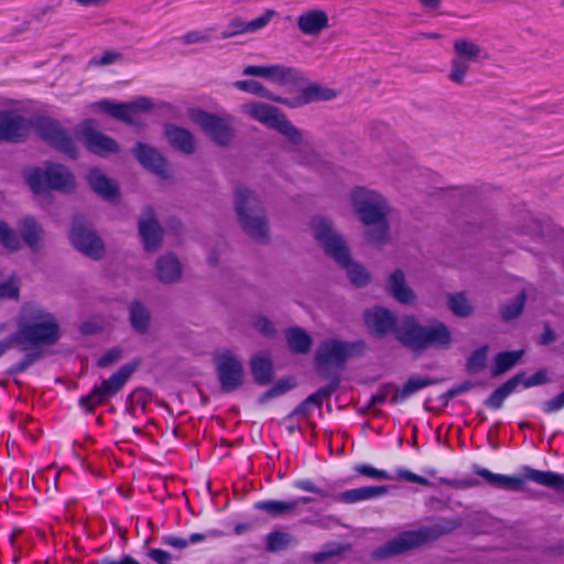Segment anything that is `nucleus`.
I'll use <instances>...</instances> for the list:
<instances>
[{
  "instance_id": "obj_1",
  "label": "nucleus",
  "mask_w": 564,
  "mask_h": 564,
  "mask_svg": "<svg viewBox=\"0 0 564 564\" xmlns=\"http://www.w3.org/2000/svg\"><path fill=\"white\" fill-rule=\"evenodd\" d=\"M347 205L364 226L365 242L383 248L391 241L390 218L394 213L388 197L367 185H355L347 193Z\"/></svg>"
},
{
  "instance_id": "obj_2",
  "label": "nucleus",
  "mask_w": 564,
  "mask_h": 564,
  "mask_svg": "<svg viewBox=\"0 0 564 564\" xmlns=\"http://www.w3.org/2000/svg\"><path fill=\"white\" fill-rule=\"evenodd\" d=\"M18 329L0 341V357L17 345H53L59 337L56 316L35 302L24 303L17 317Z\"/></svg>"
},
{
  "instance_id": "obj_3",
  "label": "nucleus",
  "mask_w": 564,
  "mask_h": 564,
  "mask_svg": "<svg viewBox=\"0 0 564 564\" xmlns=\"http://www.w3.org/2000/svg\"><path fill=\"white\" fill-rule=\"evenodd\" d=\"M232 209L236 224L253 243L267 246L272 241L271 219L261 195L253 188L239 185L234 191Z\"/></svg>"
},
{
  "instance_id": "obj_4",
  "label": "nucleus",
  "mask_w": 564,
  "mask_h": 564,
  "mask_svg": "<svg viewBox=\"0 0 564 564\" xmlns=\"http://www.w3.org/2000/svg\"><path fill=\"white\" fill-rule=\"evenodd\" d=\"M397 339L414 354H423L429 349L449 350L455 343L454 332L445 322L430 318L423 324L414 315L402 318Z\"/></svg>"
},
{
  "instance_id": "obj_5",
  "label": "nucleus",
  "mask_w": 564,
  "mask_h": 564,
  "mask_svg": "<svg viewBox=\"0 0 564 564\" xmlns=\"http://www.w3.org/2000/svg\"><path fill=\"white\" fill-rule=\"evenodd\" d=\"M25 180L32 193L39 198H47L52 192L70 194L78 185L74 172L65 164L54 161H45L30 169Z\"/></svg>"
},
{
  "instance_id": "obj_6",
  "label": "nucleus",
  "mask_w": 564,
  "mask_h": 564,
  "mask_svg": "<svg viewBox=\"0 0 564 564\" xmlns=\"http://www.w3.org/2000/svg\"><path fill=\"white\" fill-rule=\"evenodd\" d=\"M240 111L248 119L278 132L290 147H305L304 131L297 128L279 108L264 101L247 100L240 106Z\"/></svg>"
},
{
  "instance_id": "obj_7",
  "label": "nucleus",
  "mask_w": 564,
  "mask_h": 564,
  "mask_svg": "<svg viewBox=\"0 0 564 564\" xmlns=\"http://www.w3.org/2000/svg\"><path fill=\"white\" fill-rule=\"evenodd\" d=\"M460 522L457 520H442L432 528H424L417 531H409L388 541L384 545L375 551V556L386 558L399 555L405 551L416 547L427 541L437 539L440 535L449 533L457 529Z\"/></svg>"
},
{
  "instance_id": "obj_8",
  "label": "nucleus",
  "mask_w": 564,
  "mask_h": 564,
  "mask_svg": "<svg viewBox=\"0 0 564 564\" xmlns=\"http://www.w3.org/2000/svg\"><path fill=\"white\" fill-rule=\"evenodd\" d=\"M187 116L218 147L228 148L234 142L236 132L230 116H219L199 108L188 109Z\"/></svg>"
},
{
  "instance_id": "obj_9",
  "label": "nucleus",
  "mask_w": 564,
  "mask_h": 564,
  "mask_svg": "<svg viewBox=\"0 0 564 564\" xmlns=\"http://www.w3.org/2000/svg\"><path fill=\"white\" fill-rule=\"evenodd\" d=\"M311 236L329 258L335 260L349 249L335 221L324 215H315L308 224Z\"/></svg>"
},
{
  "instance_id": "obj_10",
  "label": "nucleus",
  "mask_w": 564,
  "mask_h": 564,
  "mask_svg": "<svg viewBox=\"0 0 564 564\" xmlns=\"http://www.w3.org/2000/svg\"><path fill=\"white\" fill-rule=\"evenodd\" d=\"M453 52L447 79L455 86H465L470 65L481 57L482 48L471 40L457 39L453 44Z\"/></svg>"
},
{
  "instance_id": "obj_11",
  "label": "nucleus",
  "mask_w": 564,
  "mask_h": 564,
  "mask_svg": "<svg viewBox=\"0 0 564 564\" xmlns=\"http://www.w3.org/2000/svg\"><path fill=\"white\" fill-rule=\"evenodd\" d=\"M214 365L221 391L232 392L243 384L246 378L243 361L236 352L229 349L216 351Z\"/></svg>"
},
{
  "instance_id": "obj_12",
  "label": "nucleus",
  "mask_w": 564,
  "mask_h": 564,
  "mask_svg": "<svg viewBox=\"0 0 564 564\" xmlns=\"http://www.w3.org/2000/svg\"><path fill=\"white\" fill-rule=\"evenodd\" d=\"M359 348L360 345L356 343L345 341L335 337L326 338L316 348V366L322 371L340 367L349 358L358 354Z\"/></svg>"
},
{
  "instance_id": "obj_13",
  "label": "nucleus",
  "mask_w": 564,
  "mask_h": 564,
  "mask_svg": "<svg viewBox=\"0 0 564 564\" xmlns=\"http://www.w3.org/2000/svg\"><path fill=\"white\" fill-rule=\"evenodd\" d=\"M135 369V365H123L110 378L102 380L99 386H96L88 395L82 398L80 405L91 412L96 406L104 404L124 387Z\"/></svg>"
},
{
  "instance_id": "obj_14",
  "label": "nucleus",
  "mask_w": 564,
  "mask_h": 564,
  "mask_svg": "<svg viewBox=\"0 0 564 564\" xmlns=\"http://www.w3.org/2000/svg\"><path fill=\"white\" fill-rule=\"evenodd\" d=\"M153 107V101L147 97H139L129 104H116L110 100H101L90 105L93 111L109 113L111 117L129 124L135 123L141 113L150 112Z\"/></svg>"
},
{
  "instance_id": "obj_15",
  "label": "nucleus",
  "mask_w": 564,
  "mask_h": 564,
  "mask_svg": "<svg viewBox=\"0 0 564 564\" xmlns=\"http://www.w3.org/2000/svg\"><path fill=\"white\" fill-rule=\"evenodd\" d=\"M69 239L77 251L93 260H100L106 253L102 238L90 225L83 221L74 223Z\"/></svg>"
},
{
  "instance_id": "obj_16",
  "label": "nucleus",
  "mask_w": 564,
  "mask_h": 564,
  "mask_svg": "<svg viewBox=\"0 0 564 564\" xmlns=\"http://www.w3.org/2000/svg\"><path fill=\"white\" fill-rule=\"evenodd\" d=\"M383 290L398 304L414 307L419 303V294L411 285L406 272L402 268H393L384 275Z\"/></svg>"
},
{
  "instance_id": "obj_17",
  "label": "nucleus",
  "mask_w": 564,
  "mask_h": 564,
  "mask_svg": "<svg viewBox=\"0 0 564 564\" xmlns=\"http://www.w3.org/2000/svg\"><path fill=\"white\" fill-rule=\"evenodd\" d=\"M37 132L42 139L57 151L70 159L77 158L78 148L74 139L59 122L51 119H42L37 123Z\"/></svg>"
},
{
  "instance_id": "obj_18",
  "label": "nucleus",
  "mask_w": 564,
  "mask_h": 564,
  "mask_svg": "<svg viewBox=\"0 0 564 564\" xmlns=\"http://www.w3.org/2000/svg\"><path fill=\"white\" fill-rule=\"evenodd\" d=\"M364 324L372 336L382 338L394 332L397 335L398 318L395 314L388 307L382 305H373L362 313Z\"/></svg>"
},
{
  "instance_id": "obj_19",
  "label": "nucleus",
  "mask_w": 564,
  "mask_h": 564,
  "mask_svg": "<svg viewBox=\"0 0 564 564\" xmlns=\"http://www.w3.org/2000/svg\"><path fill=\"white\" fill-rule=\"evenodd\" d=\"M152 275L163 285L178 284L183 280L184 263L176 253L164 252L155 259Z\"/></svg>"
},
{
  "instance_id": "obj_20",
  "label": "nucleus",
  "mask_w": 564,
  "mask_h": 564,
  "mask_svg": "<svg viewBox=\"0 0 564 564\" xmlns=\"http://www.w3.org/2000/svg\"><path fill=\"white\" fill-rule=\"evenodd\" d=\"M138 231L145 251L159 250L163 242L164 230L152 208H145L138 220Z\"/></svg>"
},
{
  "instance_id": "obj_21",
  "label": "nucleus",
  "mask_w": 564,
  "mask_h": 564,
  "mask_svg": "<svg viewBox=\"0 0 564 564\" xmlns=\"http://www.w3.org/2000/svg\"><path fill=\"white\" fill-rule=\"evenodd\" d=\"M76 134L82 140L87 149L91 152L105 155L108 153H115L118 151L117 142L97 131L95 122L91 120H85L76 128Z\"/></svg>"
},
{
  "instance_id": "obj_22",
  "label": "nucleus",
  "mask_w": 564,
  "mask_h": 564,
  "mask_svg": "<svg viewBox=\"0 0 564 564\" xmlns=\"http://www.w3.org/2000/svg\"><path fill=\"white\" fill-rule=\"evenodd\" d=\"M243 76L259 77L278 85L293 84L299 78L296 69L281 65H248L242 70Z\"/></svg>"
},
{
  "instance_id": "obj_23",
  "label": "nucleus",
  "mask_w": 564,
  "mask_h": 564,
  "mask_svg": "<svg viewBox=\"0 0 564 564\" xmlns=\"http://www.w3.org/2000/svg\"><path fill=\"white\" fill-rule=\"evenodd\" d=\"M31 127L32 123L19 113L0 109V143L24 140Z\"/></svg>"
},
{
  "instance_id": "obj_24",
  "label": "nucleus",
  "mask_w": 564,
  "mask_h": 564,
  "mask_svg": "<svg viewBox=\"0 0 564 564\" xmlns=\"http://www.w3.org/2000/svg\"><path fill=\"white\" fill-rule=\"evenodd\" d=\"M345 272L349 283L357 289L368 288L373 280L372 273L367 265L355 260L350 248L334 260Z\"/></svg>"
},
{
  "instance_id": "obj_25",
  "label": "nucleus",
  "mask_w": 564,
  "mask_h": 564,
  "mask_svg": "<svg viewBox=\"0 0 564 564\" xmlns=\"http://www.w3.org/2000/svg\"><path fill=\"white\" fill-rule=\"evenodd\" d=\"M133 154L148 171L162 178H170L172 176V170L167 161L156 149L144 143H139L133 150Z\"/></svg>"
},
{
  "instance_id": "obj_26",
  "label": "nucleus",
  "mask_w": 564,
  "mask_h": 564,
  "mask_svg": "<svg viewBox=\"0 0 564 564\" xmlns=\"http://www.w3.org/2000/svg\"><path fill=\"white\" fill-rule=\"evenodd\" d=\"M339 93L337 89L322 85V84H310L304 87L300 95L294 99H286L285 105L289 108H297L313 102L330 101L338 97Z\"/></svg>"
},
{
  "instance_id": "obj_27",
  "label": "nucleus",
  "mask_w": 564,
  "mask_h": 564,
  "mask_svg": "<svg viewBox=\"0 0 564 564\" xmlns=\"http://www.w3.org/2000/svg\"><path fill=\"white\" fill-rule=\"evenodd\" d=\"M87 181L91 189L104 199L117 204L120 200L118 184L108 177L102 171L93 169L87 174Z\"/></svg>"
},
{
  "instance_id": "obj_28",
  "label": "nucleus",
  "mask_w": 564,
  "mask_h": 564,
  "mask_svg": "<svg viewBox=\"0 0 564 564\" xmlns=\"http://www.w3.org/2000/svg\"><path fill=\"white\" fill-rule=\"evenodd\" d=\"M164 135L169 144L186 155L194 154L197 150V139L189 130L175 126L166 124L164 127Z\"/></svg>"
},
{
  "instance_id": "obj_29",
  "label": "nucleus",
  "mask_w": 564,
  "mask_h": 564,
  "mask_svg": "<svg viewBox=\"0 0 564 564\" xmlns=\"http://www.w3.org/2000/svg\"><path fill=\"white\" fill-rule=\"evenodd\" d=\"M128 319L130 327L138 335H148L153 325L150 307L140 300H133L128 305Z\"/></svg>"
},
{
  "instance_id": "obj_30",
  "label": "nucleus",
  "mask_w": 564,
  "mask_h": 564,
  "mask_svg": "<svg viewBox=\"0 0 564 564\" xmlns=\"http://www.w3.org/2000/svg\"><path fill=\"white\" fill-rule=\"evenodd\" d=\"M297 26L306 35H318L328 28V15L324 10H308L299 17Z\"/></svg>"
},
{
  "instance_id": "obj_31",
  "label": "nucleus",
  "mask_w": 564,
  "mask_h": 564,
  "mask_svg": "<svg viewBox=\"0 0 564 564\" xmlns=\"http://www.w3.org/2000/svg\"><path fill=\"white\" fill-rule=\"evenodd\" d=\"M19 231L23 241L34 251L40 250L45 240L43 227L33 218L25 217L19 223Z\"/></svg>"
},
{
  "instance_id": "obj_32",
  "label": "nucleus",
  "mask_w": 564,
  "mask_h": 564,
  "mask_svg": "<svg viewBox=\"0 0 564 564\" xmlns=\"http://www.w3.org/2000/svg\"><path fill=\"white\" fill-rule=\"evenodd\" d=\"M448 311L458 318H469L475 314V305L465 291L453 292L446 295Z\"/></svg>"
},
{
  "instance_id": "obj_33",
  "label": "nucleus",
  "mask_w": 564,
  "mask_h": 564,
  "mask_svg": "<svg viewBox=\"0 0 564 564\" xmlns=\"http://www.w3.org/2000/svg\"><path fill=\"white\" fill-rule=\"evenodd\" d=\"M250 368L257 383L268 384L273 376L272 360L267 352H257L250 359Z\"/></svg>"
},
{
  "instance_id": "obj_34",
  "label": "nucleus",
  "mask_w": 564,
  "mask_h": 564,
  "mask_svg": "<svg viewBox=\"0 0 564 564\" xmlns=\"http://www.w3.org/2000/svg\"><path fill=\"white\" fill-rule=\"evenodd\" d=\"M386 486L360 487L340 492L336 500L343 503H356L386 495Z\"/></svg>"
},
{
  "instance_id": "obj_35",
  "label": "nucleus",
  "mask_w": 564,
  "mask_h": 564,
  "mask_svg": "<svg viewBox=\"0 0 564 564\" xmlns=\"http://www.w3.org/2000/svg\"><path fill=\"white\" fill-rule=\"evenodd\" d=\"M289 349L294 354H307L313 345L312 337L301 327H292L285 332Z\"/></svg>"
},
{
  "instance_id": "obj_36",
  "label": "nucleus",
  "mask_w": 564,
  "mask_h": 564,
  "mask_svg": "<svg viewBox=\"0 0 564 564\" xmlns=\"http://www.w3.org/2000/svg\"><path fill=\"white\" fill-rule=\"evenodd\" d=\"M234 86L241 91L249 93L251 95L259 96L278 104L285 105V98L273 94L258 80H237L234 83Z\"/></svg>"
},
{
  "instance_id": "obj_37",
  "label": "nucleus",
  "mask_w": 564,
  "mask_h": 564,
  "mask_svg": "<svg viewBox=\"0 0 564 564\" xmlns=\"http://www.w3.org/2000/svg\"><path fill=\"white\" fill-rule=\"evenodd\" d=\"M525 478H528L539 485H542V486H545V487H549V488H552L555 490L563 489V487H564V476L552 473V471H541V470L529 468L525 471Z\"/></svg>"
},
{
  "instance_id": "obj_38",
  "label": "nucleus",
  "mask_w": 564,
  "mask_h": 564,
  "mask_svg": "<svg viewBox=\"0 0 564 564\" xmlns=\"http://www.w3.org/2000/svg\"><path fill=\"white\" fill-rule=\"evenodd\" d=\"M477 474L498 488L519 490L523 485V480L519 477L498 475L487 469H478Z\"/></svg>"
},
{
  "instance_id": "obj_39",
  "label": "nucleus",
  "mask_w": 564,
  "mask_h": 564,
  "mask_svg": "<svg viewBox=\"0 0 564 564\" xmlns=\"http://www.w3.org/2000/svg\"><path fill=\"white\" fill-rule=\"evenodd\" d=\"M523 356V350L505 351L496 356L491 375L499 377L514 367Z\"/></svg>"
},
{
  "instance_id": "obj_40",
  "label": "nucleus",
  "mask_w": 564,
  "mask_h": 564,
  "mask_svg": "<svg viewBox=\"0 0 564 564\" xmlns=\"http://www.w3.org/2000/svg\"><path fill=\"white\" fill-rule=\"evenodd\" d=\"M297 507L296 501L283 502V501H260L256 505L258 510L264 511L273 517H279L293 511Z\"/></svg>"
},
{
  "instance_id": "obj_41",
  "label": "nucleus",
  "mask_w": 564,
  "mask_h": 564,
  "mask_svg": "<svg viewBox=\"0 0 564 564\" xmlns=\"http://www.w3.org/2000/svg\"><path fill=\"white\" fill-rule=\"evenodd\" d=\"M517 380L512 378L505 382L501 387L496 389L491 395L486 400L485 404L491 409H499L503 404L507 397L512 393L517 388Z\"/></svg>"
},
{
  "instance_id": "obj_42",
  "label": "nucleus",
  "mask_w": 564,
  "mask_h": 564,
  "mask_svg": "<svg viewBox=\"0 0 564 564\" xmlns=\"http://www.w3.org/2000/svg\"><path fill=\"white\" fill-rule=\"evenodd\" d=\"M512 379L517 380V387L521 384L524 388H531L551 382L550 372L546 368L538 370L532 376H527L524 372H521L513 376Z\"/></svg>"
},
{
  "instance_id": "obj_43",
  "label": "nucleus",
  "mask_w": 564,
  "mask_h": 564,
  "mask_svg": "<svg viewBox=\"0 0 564 564\" xmlns=\"http://www.w3.org/2000/svg\"><path fill=\"white\" fill-rule=\"evenodd\" d=\"M0 243L10 251H18L21 248L20 238L14 229L2 220H0Z\"/></svg>"
},
{
  "instance_id": "obj_44",
  "label": "nucleus",
  "mask_w": 564,
  "mask_h": 564,
  "mask_svg": "<svg viewBox=\"0 0 564 564\" xmlns=\"http://www.w3.org/2000/svg\"><path fill=\"white\" fill-rule=\"evenodd\" d=\"M527 301L524 292L518 294L512 301L501 307V316L505 321H511L520 316Z\"/></svg>"
},
{
  "instance_id": "obj_45",
  "label": "nucleus",
  "mask_w": 564,
  "mask_h": 564,
  "mask_svg": "<svg viewBox=\"0 0 564 564\" xmlns=\"http://www.w3.org/2000/svg\"><path fill=\"white\" fill-rule=\"evenodd\" d=\"M213 40L212 29L192 30L180 37L183 45H202L210 43Z\"/></svg>"
},
{
  "instance_id": "obj_46",
  "label": "nucleus",
  "mask_w": 564,
  "mask_h": 564,
  "mask_svg": "<svg viewBox=\"0 0 564 564\" xmlns=\"http://www.w3.org/2000/svg\"><path fill=\"white\" fill-rule=\"evenodd\" d=\"M151 395L144 389L134 390L129 397L128 411L131 415H138L139 411L144 412Z\"/></svg>"
},
{
  "instance_id": "obj_47",
  "label": "nucleus",
  "mask_w": 564,
  "mask_h": 564,
  "mask_svg": "<svg viewBox=\"0 0 564 564\" xmlns=\"http://www.w3.org/2000/svg\"><path fill=\"white\" fill-rule=\"evenodd\" d=\"M251 325L263 337L273 338L278 334L274 323L265 315L258 314L253 316Z\"/></svg>"
},
{
  "instance_id": "obj_48",
  "label": "nucleus",
  "mask_w": 564,
  "mask_h": 564,
  "mask_svg": "<svg viewBox=\"0 0 564 564\" xmlns=\"http://www.w3.org/2000/svg\"><path fill=\"white\" fill-rule=\"evenodd\" d=\"M389 400L391 403L395 404L401 400L400 389L393 384H387L382 387L378 393H376L371 398V405L383 403Z\"/></svg>"
},
{
  "instance_id": "obj_49",
  "label": "nucleus",
  "mask_w": 564,
  "mask_h": 564,
  "mask_svg": "<svg viewBox=\"0 0 564 564\" xmlns=\"http://www.w3.org/2000/svg\"><path fill=\"white\" fill-rule=\"evenodd\" d=\"M432 380L427 377H411L400 389L401 400H405L416 391L432 384Z\"/></svg>"
},
{
  "instance_id": "obj_50",
  "label": "nucleus",
  "mask_w": 564,
  "mask_h": 564,
  "mask_svg": "<svg viewBox=\"0 0 564 564\" xmlns=\"http://www.w3.org/2000/svg\"><path fill=\"white\" fill-rule=\"evenodd\" d=\"M488 347L484 346L476 349L468 358L467 367L471 372H478L482 370L487 361Z\"/></svg>"
},
{
  "instance_id": "obj_51",
  "label": "nucleus",
  "mask_w": 564,
  "mask_h": 564,
  "mask_svg": "<svg viewBox=\"0 0 564 564\" xmlns=\"http://www.w3.org/2000/svg\"><path fill=\"white\" fill-rule=\"evenodd\" d=\"M291 541L292 539L290 534L284 532H273L267 538L268 550L273 552L281 551L285 549Z\"/></svg>"
},
{
  "instance_id": "obj_52",
  "label": "nucleus",
  "mask_w": 564,
  "mask_h": 564,
  "mask_svg": "<svg viewBox=\"0 0 564 564\" xmlns=\"http://www.w3.org/2000/svg\"><path fill=\"white\" fill-rule=\"evenodd\" d=\"M247 33V21L236 18L229 22L227 29L221 33V39L227 40Z\"/></svg>"
},
{
  "instance_id": "obj_53",
  "label": "nucleus",
  "mask_w": 564,
  "mask_h": 564,
  "mask_svg": "<svg viewBox=\"0 0 564 564\" xmlns=\"http://www.w3.org/2000/svg\"><path fill=\"white\" fill-rule=\"evenodd\" d=\"M122 59V54L115 51H107L98 56H95L90 61V65L94 67H101L116 64Z\"/></svg>"
},
{
  "instance_id": "obj_54",
  "label": "nucleus",
  "mask_w": 564,
  "mask_h": 564,
  "mask_svg": "<svg viewBox=\"0 0 564 564\" xmlns=\"http://www.w3.org/2000/svg\"><path fill=\"white\" fill-rule=\"evenodd\" d=\"M274 17L275 11L268 9L260 17L251 21H247L248 33H256L265 28Z\"/></svg>"
},
{
  "instance_id": "obj_55",
  "label": "nucleus",
  "mask_w": 564,
  "mask_h": 564,
  "mask_svg": "<svg viewBox=\"0 0 564 564\" xmlns=\"http://www.w3.org/2000/svg\"><path fill=\"white\" fill-rule=\"evenodd\" d=\"M335 389L336 386H329L327 388L321 389L303 402V409L312 406L319 408L324 399L328 398L335 391Z\"/></svg>"
},
{
  "instance_id": "obj_56",
  "label": "nucleus",
  "mask_w": 564,
  "mask_h": 564,
  "mask_svg": "<svg viewBox=\"0 0 564 564\" xmlns=\"http://www.w3.org/2000/svg\"><path fill=\"white\" fill-rule=\"evenodd\" d=\"M122 357V349L119 347H113L106 351L98 360L97 367L99 368H108L112 365L117 364Z\"/></svg>"
},
{
  "instance_id": "obj_57",
  "label": "nucleus",
  "mask_w": 564,
  "mask_h": 564,
  "mask_svg": "<svg viewBox=\"0 0 564 564\" xmlns=\"http://www.w3.org/2000/svg\"><path fill=\"white\" fill-rule=\"evenodd\" d=\"M295 387V380L293 378H285L278 381L263 398H274L290 391Z\"/></svg>"
},
{
  "instance_id": "obj_58",
  "label": "nucleus",
  "mask_w": 564,
  "mask_h": 564,
  "mask_svg": "<svg viewBox=\"0 0 564 564\" xmlns=\"http://www.w3.org/2000/svg\"><path fill=\"white\" fill-rule=\"evenodd\" d=\"M355 470L366 477L373 478V479H381V480H388L391 479L389 474L384 470L377 469L372 466L368 465H358L355 467Z\"/></svg>"
},
{
  "instance_id": "obj_59",
  "label": "nucleus",
  "mask_w": 564,
  "mask_h": 564,
  "mask_svg": "<svg viewBox=\"0 0 564 564\" xmlns=\"http://www.w3.org/2000/svg\"><path fill=\"white\" fill-rule=\"evenodd\" d=\"M564 408V391L543 403L546 413H553Z\"/></svg>"
},
{
  "instance_id": "obj_60",
  "label": "nucleus",
  "mask_w": 564,
  "mask_h": 564,
  "mask_svg": "<svg viewBox=\"0 0 564 564\" xmlns=\"http://www.w3.org/2000/svg\"><path fill=\"white\" fill-rule=\"evenodd\" d=\"M102 329V325L97 319H88L80 324L79 330L84 335H94Z\"/></svg>"
},
{
  "instance_id": "obj_61",
  "label": "nucleus",
  "mask_w": 564,
  "mask_h": 564,
  "mask_svg": "<svg viewBox=\"0 0 564 564\" xmlns=\"http://www.w3.org/2000/svg\"><path fill=\"white\" fill-rule=\"evenodd\" d=\"M149 556L158 564H170L171 555L163 550H151Z\"/></svg>"
},
{
  "instance_id": "obj_62",
  "label": "nucleus",
  "mask_w": 564,
  "mask_h": 564,
  "mask_svg": "<svg viewBox=\"0 0 564 564\" xmlns=\"http://www.w3.org/2000/svg\"><path fill=\"white\" fill-rule=\"evenodd\" d=\"M112 0H74L80 8H105Z\"/></svg>"
},
{
  "instance_id": "obj_63",
  "label": "nucleus",
  "mask_w": 564,
  "mask_h": 564,
  "mask_svg": "<svg viewBox=\"0 0 564 564\" xmlns=\"http://www.w3.org/2000/svg\"><path fill=\"white\" fill-rule=\"evenodd\" d=\"M164 543L167 544V545L177 547V549H184L188 544L186 540H183V539H180V538H176V536H166V538H164Z\"/></svg>"
},
{
  "instance_id": "obj_64",
  "label": "nucleus",
  "mask_w": 564,
  "mask_h": 564,
  "mask_svg": "<svg viewBox=\"0 0 564 564\" xmlns=\"http://www.w3.org/2000/svg\"><path fill=\"white\" fill-rule=\"evenodd\" d=\"M401 477H403L404 479L409 480V481H413V482H417V484H421V485H429V480L421 477V476H417L413 473H410V471H402L401 474Z\"/></svg>"
}]
</instances>
